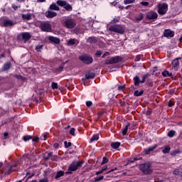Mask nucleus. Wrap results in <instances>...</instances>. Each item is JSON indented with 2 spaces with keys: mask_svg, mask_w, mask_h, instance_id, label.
Wrapping results in <instances>:
<instances>
[{
  "mask_svg": "<svg viewBox=\"0 0 182 182\" xmlns=\"http://www.w3.org/2000/svg\"><path fill=\"white\" fill-rule=\"evenodd\" d=\"M164 38H173L174 37V31L170 29H165L164 31Z\"/></svg>",
  "mask_w": 182,
  "mask_h": 182,
  "instance_id": "ddd939ff",
  "label": "nucleus"
},
{
  "mask_svg": "<svg viewBox=\"0 0 182 182\" xmlns=\"http://www.w3.org/2000/svg\"><path fill=\"white\" fill-rule=\"evenodd\" d=\"M168 11V4L167 3H162L158 5V14L163 16L167 14Z\"/></svg>",
  "mask_w": 182,
  "mask_h": 182,
  "instance_id": "6e6552de",
  "label": "nucleus"
},
{
  "mask_svg": "<svg viewBox=\"0 0 182 182\" xmlns=\"http://www.w3.org/2000/svg\"><path fill=\"white\" fill-rule=\"evenodd\" d=\"M75 43H76V42H75L74 39H70L67 44L68 45V46H73V45H75Z\"/></svg>",
  "mask_w": 182,
  "mask_h": 182,
  "instance_id": "c03bdc74",
  "label": "nucleus"
},
{
  "mask_svg": "<svg viewBox=\"0 0 182 182\" xmlns=\"http://www.w3.org/2000/svg\"><path fill=\"white\" fill-rule=\"evenodd\" d=\"M109 55H110V53L106 52L102 55V58H106V56H109Z\"/></svg>",
  "mask_w": 182,
  "mask_h": 182,
  "instance_id": "338daca9",
  "label": "nucleus"
},
{
  "mask_svg": "<svg viewBox=\"0 0 182 182\" xmlns=\"http://www.w3.org/2000/svg\"><path fill=\"white\" fill-rule=\"evenodd\" d=\"M130 126V123H128L125 127L124 128V129L122 130V134L123 136H126V134H127V130H129V127Z\"/></svg>",
  "mask_w": 182,
  "mask_h": 182,
  "instance_id": "473e14b6",
  "label": "nucleus"
},
{
  "mask_svg": "<svg viewBox=\"0 0 182 182\" xmlns=\"http://www.w3.org/2000/svg\"><path fill=\"white\" fill-rule=\"evenodd\" d=\"M162 76H164V77H173V73L168 72V70H164L162 72Z\"/></svg>",
  "mask_w": 182,
  "mask_h": 182,
  "instance_id": "5701e85b",
  "label": "nucleus"
},
{
  "mask_svg": "<svg viewBox=\"0 0 182 182\" xmlns=\"http://www.w3.org/2000/svg\"><path fill=\"white\" fill-rule=\"evenodd\" d=\"M51 87L53 89V90H55V89H58L59 86L58 85V82H53L51 83Z\"/></svg>",
  "mask_w": 182,
  "mask_h": 182,
  "instance_id": "79ce46f5",
  "label": "nucleus"
},
{
  "mask_svg": "<svg viewBox=\"0 0 182 182\" xmlns=\"http://www.w3.org/2000/svg\"><path fill=\"white\" fill-rule=\"evenodd\" d=\"M99 140V134H95L92 136V137L90 139V142L93 143V141H96Z\"/></svg>",
  "mask_w": 182,
  "mask_h": 182,
  "instance_id": "72a5a7b5",
  "label": "nucleus"
},
{
  "mask_svg": "<svg viewBox=\"0 0 182 182\" xmlns=\"http://www.w3.org/2000/svg\"><path fill=\"white\" fill-rule=\"evenodd\" d=\"M63 176H65V171H58L56 173L55 178V180H59V178H60V177H63Z\"/></svg>",
  "mask_w": 182,
  "mask_h": 182,
  "instance_id": "aec40b11",
  "label": "nucleus"
},
{
  "mask_svg": "<svg viewBox=\"0 0 182 182\" xmlns=\"http://www.w3.org/2000/svg\"><path fill=\"white\" fill-rule=\"evenodd\" d=\"M146 18L149 21L157 19V18H159V14L154 11H150L146 14Z\"/></svg>",
  "mask_w": 182,
  "mask_h": 182,
  "instance_id": "f8f14e48",
  "label": "nucleus"
},
{
  "mask_svg": "<svg viewBox=\"0 0 182 182\" xmlns=\"http://www.w3.org/2000/svg\"><path fill=\"white\" fill-rule=\"evenodd\" d=\"M96 77V73L92 72H88L85 74V78H82V82H86V80H89V79H93Z\"/></svg>",
  "mask_w": 182,
  "mask_h": 182,
  "instance_id": "4468645a",
  "label": "nucleus"
},
{
  "mask_svg": "<svg viewBox=\"0 0 182 182\" xmlns=\"http://www.w3.org/2000/svg\"><path fill=\"white\" fill-rule=\"evenodd\" d=\"M146 86H149V87H153L154 84L153 83V82H146Z\"/></svg>",
  "mask_w": 182,
  "mask_h": 182,
  "instance_id": "13d9d810",
  "label": "nucleus"
},
{
  "mask_svg": "<svg viewBox=\"0 0 182 182\" xmlns=\"http://www.w3.org/2000/svg\"><path fill=\"white\" fill-rule=\"evenodd\" d=\"M46 18H55V16H58V13L52 11H48L46 12Z\"/></svg>",
  "mask_w": 182,
  "mask_h": 182,
  "instance_id": "a211bd4d",
  "label": "nucleus"
},
{
  "mask_svg": "<svg viewBox=\"0 0 182 182\" xmlns=\"http://www.w3.org/2000/svg\"><path fill=\"white\" fill-rule=\"evenodd\" d=\"M143 18H144V14H143V13H140L139 16L135 17V21L140 22V21H143Z\"/></svg>",
  "mask_w": 182,
  "mask_h": 182,
  "instance_id": "7c9ffc66",
  "label": "nucleus"
},
{
  "mask_svg": "<svg viewBox=\"0 0 182 182\" xmlns=\"http://www.w3.org/2000/svg\"><path fill=\"white\" fill-rule=\"evenodd\" d=\"M82 166H83V161H82L73 162L68 167V171L65 172V174L67 176H69V174H72V171H76L77 168H80V167H82Z\"/></svg>",
  "mask_w": 182,
  "mask_h": 182,
  "instance_id": "f03ea898",
  "label": "nucleus"
},
{
  "mask_svg": "<svg viewBox=\"0 0 182 182\" xmlns=\"http://www.w3.org/2000/svg\"><path fill=\"white\" fill-rule=\"evenodd\" d=\"M136 0H124V5H128V4H134Z\"/></svg>",
  "mask_w": 182,
  "mask_h": 182,
  "instance_id": "09e8293b",
  "label": "nucleus"
},
{
  "mask_svg": "<svg viewBox=\"0 0 182 182\" xmlns=\"http://www.w3.org/2000/svg\"><path fill=\"white\" fill-rule=\"evenodd\" d=\"M50 159L52 161H58V156L53 155V154L52 152H51V156H50Z\"/></svg>",
  "mask_w": 182,
  "mask_h": 182,
  "instance_id": "58836bf2",
  "label": "nucleus"
},
{
  "mask_svg": "<svg viewBox=\"0 0 182 182\" xmlns=\"http://www.w3.org/2000/svg\"><path fill=\"white\" fill-rule=\"evenodd\" d=\"M39 182H49V181L48 179H41Z\"/></svg>",
  "mask_w": 182,
  "mask_h": 182,
  "instance_id": "774afa93",
  "label": "nucleus"
},
{
  "mask_svg": "<svg viewBox=\"0 0 182 182\" xmlns=\"http://www.w3.org/2000/svg\"><path fill=\"white\" fill-rule=\"evenodd\" d=\"M92 105H93V102H92V101H87L86 102L87 107H90V106H92Z\"/></svg>",
  "mask_w": 182,
  "mask_h": 182,
  "instance_id": "4d7b16f0",
  "label": "nucleus"
},
{
  "mask_svg": "<svg viewBox=\"0 0 182 182\" xmlns=\"http://www.w3.org/2000/svg\"><path fill=\"white\" fill-rule=\"evenodd\" d=\"M29 140H32V136H31V135H25L23 136V141H29Z\"/></svg>",
  "mask_w": 182,
  "mask_h": 182,
  "instance_id": "4c0bfd02",
  "label": "nucleus"
},
{
  "mask_svg": "<svg viewBox=\"0 0 182 182\" xmlns=\"http://www.w3.org/2000/svg\"><path fill=\"white\" fill-rule=\"evenodd\" d=\"M32 15L33 14L31 13L23 14V19H26V21H31V19H32Z\"/></svg>",
  "mask_w": 182,
  "mask_h": 182,
  "instance_id": "c756f323",
  "label": "nucleus"
},
{
  "mask_svg": "<svg viewBox=\"0 0 182 182\" xmlns=\"http://www.w3.org/2000/svg\"><path fill=\"white\" fill-rule=\"evenodd\" d=\"M75 128H71L70 130V134H71V136H75Z\"/></svg>",
  "mask_w": 182,
  "mask_h": 182,
  "instance_id": "680f3d73",
  "label": "nucleus"
},
{
  "mask_svg": "<svg viewBox=\"0 0 182 182\" xmlns=\"http://www.w3.org/2000/svg\"><path fill=\"white\" fill-rule=\"evenodd\" d=\"M64 26L65 28H68V29H73V28H75L76 26V22H75V20L73 18H67L63 22Z\"/></svg>",
  "mask_w": 182,
  "mask_h": 182,
  "instance_id": "9d476101",
  "label": "nucleus"
},
{
  "mask_svg": "<svg viewBox=\"0 0 182 182\" xmlns=\"http://www.w3.org/2000/svg\"><path fill=\"white\" fill-rule=\"evenodd\" d=\"M64 68H65V63H63L61 65H60L59 67H58L56 68V70H58V72H63Z\"/></svg>",
  "mask_w": 182,
  "mask_h": 182,
  "instance_id": "49530a36",
  "label": "nucleus"
},
{
  "mask_svg": "<svg viewBox=\"0 0 182 182\" xmlns=\"http://www.w3.org/2000/svg\"><path fill=\"white\" fill-rule=\"evenodd\" d=\"M102 55H103V52L102 50H97L95 53V56H97V58H100Z\"/></svg>",
  "mask_w": 182,
  "mask_h": 182,
  "instance_id": "8fccbe9b",
  "label": "nucleus"
},
{
  "mask_svg": "<svg viewBox=\"0 0 182 182\" xmlns=\"http://www.w3.org/2000/svg\"><path fill=\"white\" fill-rule=\"evenodd\" d=\"M34 176H35V173H31L29 172H27L26 177L24 178H26V180H29V178H32V177H33Z\"/></svg>",
  "mask_w": 182,
  "mask_h": 182,
  "instance_id": "c9c22d12",
  "label": "nucleus"
},
{
  "mask_svg": "<svg viewBox=\"0 0 182 182\" xmlns=\"http://www.w3.org/2000/svg\"><path fill=\"white\" fill-rule=\"evenodd\" d=\"M143 93H144V91L143 90H141V91L135 90L134 92V96H135V97H139V96H142Z\"/></svg>",
  "mask_w": 182,
  "mask_h": 182,
  "instance_id": "cd10ccee",
  "label": "nucleus"
},
{
  "mask_svg": "<svg viewBox=\"0 0 182 182\" xmlns=\"http://www.w3.org/2000/svg\"><path fill=\"white\" fill-rule=\"evenodd\" d=\"M56 4L58 5V6H63L64 9L67 11V12H72V11H73V7L72 5L65 0H58Z\"/></svg>",
  "mask_w": 182,
  "mask_h": 182,
  "instance_id": "39448f33",
  "label": "nucleus"
},
{
  "mask_svg": "<svg viewBox=\"0 0 182 182\" xmlns=\"http://www.w3.org/2000/svg\"><path fill=\"white\" fill-rule=\"evenodd\" d=\"M170 150H171V147L168 145L162 150V153H164V154H168V153H170Z\"/></svg>",
  "mask_w": 182,
  "mask_h": 182,
  "instance_id": "c85d7f7f",
  "label": "nucleus"
},
{
  "mask_svg": "<svg viewBox=\"0 0 182 182\" xmlns=\"http://www.w3.org/2000/svg\"><path fill=\"white\" fill-rule=\"evenodd\" d=\"M42 49H43V45H38L36 46V52H41Z\"/></svg>",
  "mask_w": 182,
  "mask_h": 182,
  "instance_id": "ea45409f",
  "label": "nucleus"
},
{
  "mask_svg": "<svg viewBox=\"0 0 182 182\" xmlns=\"http://www.w3.org/2000/svg\"><path fill=\"white\" fill-rule=\"evenodd\" d=\"M120 144H121V143L119 141L112 142L111 147H112V149H119L120 147Z\"/></svg>",
  "mask_w": 182,
  "mask_h": 182,
  "instance_id": "393cba45",
  "label": "nucleus"
},
{
  "mask_svg": "<svg viewBox=\"0 0 182 182\" xmlns=\"http://www.w3.org/2000/svg\"><path fill=\"white\" fill-rule=\"evenodd\" d=\"M140 4L142 5V6H149V5L148 1H141Z\"/></svg>",
  "mask_w": 182,
  "mask_h": 182,
  "instance_id": "6e6d98bb",
  "label": "nucleus"
},
{
  "mask_svg": "<svg viewBox=\"0 0 182 182\" xmlns=\"http://www.w3.org/2000/svg\"><path fill=\"white\" fill-rule=\"evenodd\" d=\"M117 22H119V18H114L112 20L111 23H117Z\"/></svg>",
  "mask_w": 182,
  "mask_h": 182,
  "instance_id": "69168bd1",
  "label": "nucleus"
},
{
  "mask_svg": "<svg viewBox=\"0 0 182 182\" xmlns=\"http://www.w3.org/2000/svg\"><path fill=\"white\" fill-rule=\"evenodd\" d=\"M180 153H181V151L178 149H177V150H175V151H172L171 153V156H173V157H176V156H177V154H180Z\"/></svg>",
  "mask_w": 182,
  "mask_h": 182,
  "instance_id": "37998d69",
  "label": "nucleus"
},
{
  "mask_svg": "<svg viewBox=\"0 0 182 182\" xmlns=\"http://www.w3.org/2000/svg\"><path fill=\"white\" fill-rule=\"evenodd\" d=\"M109 31L110 32H115V33H119V35H124L125 29L122 25L114 24L109 28Z\"/></svg>",
  "mask_w": 182,
  "mask_h": 182,
  "instance_id": "7ed1b4c3",
  "label": "nucleus"
},
{
  "mask_svg": "<svg viewBox=\"0 0 182 182\" xmlns=\"http://www.w3.org/2000/svg\"><path fill=\"white\" fill-rule=\"evenodd\" d=\"M139 170L145 175H150L153 173V168H151V164L149 161L139 165Z\"/></svg>",
  "mask_w": 182,
  "mask_h": 182,
  "instance_id": "f257e3e1",
  "label": "nucleus"
},
{
  "mask_svg": "<svg viewBox=\"0 0 182 182\" xmlns=\"http://www.w3.org/2000/svg\"><path fill=\"white\" fill-rule=\"evenodd\" d=\"M24 157H27L28 159H32L33 157V152L30 151L29 153L24 154Z\"/></svg>",
  "mask_w": 182,
  "mask_h": 182,
  "instance_id": "f704fd0d",
  "label": "nucleus"
},
{
  "mask_svg": "<svg viewBox=\"0 0 182 182\" xmlns=\"http://www.w3.org/2000/svg\"><path fill=\"white\" fill-rule=\"evenodd\" d=\"M168 107H173L174 106V102L173 100H169L168 102Z\"/></svg>",
  "mask_w": 182,
  "mask_h": 182,
  "instance_id": "603ef678",
  "label": "nucleus"
},
{
  "mask_svg": "<svg viewBox=\"0 0 182 182\" xmlns=\"http://www.w3.org/2000/svg\"><path fill=\"white\" fill-rule=\"evenodd\" d=\"M10 68H11V63H7L3 65L2 70L5 72V70H9V69H10Z\"/></svg>",
  "mask_w": 182,
  "mask_h": 182,
  "instance_id": "2f4dec72",
  "label": "nucleus"
},
{
  "mask_svg": "<svg viewBox=\"0 0 182 182\" xmlns=\"http://www.w3.org/2000/svg\"><path fill=\"white\" fill-rule=\"evenodd\" d=\"M17 41H18V42L23 41V33H21L17 36Z\"/></svg>",
  "mask_w": 182,
  "mask_h": 182,
  "instance_id": "e433bc0d",
  "label": "nucleus"
},
{
  "mask_svg": "<svg viewBox=\"0 0 182 182\" xmlns=\"http://www.w3.org/2000/svg\"><path fill=\"white\" fill-rule=\"evenodd\" d=\"M42 32H50L52 31V25L48 22H43L40 24Z\"/></svg>",
  "mask_w": 182,
  "mask_h": 182,
  "instance_id": "9b49d317",
  "label": "nucleus"
},
{
  "mask_svg": "<svg viewBox=\"0 0 182 182\" xmlns=\"http://www.w3.org/2000/svg\"><path fill=\"white\" fill-rule=\"evenodd\" d=\"M181 173V172L180 171V170L178 168H176V169L173 170V174H174L175 176H180Z\"/></svg>",
  "mask_w": 182,
  "mask_h": 182,
  "instance_id": "de8ad7c7",
  "label": "nucleus"
},
{
  "mask_svg": "<svg viewBox=\"0 0 182 182\" xmlns=\"http://www.w3.org/2000/svg\"><path fill=\"white\" fill-rule=\"evenodd\" d=\"M155 149H157V145H154L153 146H150L147 148L145 150V154H149V153H151V151H154Z\"/></svg>",
  "mask_w": 182,
  "mask_h": 182,
  "instance_id": "412c9836",
  "label": "nucleus"
},
{
  "mask_svg": "<svg viewBox=\"0 0 182 182\" xmlns=\"http://www.w3.org/2000/svg\"><path fill=\"white\" fill-rule=\"evenodd\" d=\"M175 134H176V131L174 130H171L168 132V137H171V138L174 137Z\"/></svg>",
  "mask_w": 182,
  "mask_h": 182,
  "instance_id": "a19ab883",
  "label": "nucleus"
},
{
  "mask_svg": "<svg viewBox=\"0 0 182 182\" xmlns=\"http://www.w3.org/2000/svg\"><path fill=\"white\" fill-rule=\"evenodd\" d=\"M103 178H105V176H100L99 177H95V179L97 181H102V180H103Z\"/></svg>",
  "mask_w": 182,
  "mask_h": 182,
  "instance_id": "5fc2aeb1",
  "label": "nucleus"
},
{
  "mask_svg": "<svg viewBox=\"0 0 182 182\" xmlns=\"http://www.w3.org/2000/svg\"><path fill=\"white\" fill-rule=\"evenodd\" d=\"M78 59L85 65H91V63H93V57L90 55L83 54L79 56Z\"/></svg>",
  "mask_w": 182,
  "mask_h": 182,
  "instance_id": "20e7f679",
  "label": "nucleus"
},
{
  "mask_svg": "<svg viewBox=\"0 0 182 182\" xmlns=\"http://www.w3.org/2000/svg\"><path fill=\"white\" fill-rule=\"evenodd\" d=\"M14 25H15V23L14 21H12L11 20L6 19V20H4V21H3V26H4V28H9L11 26H14Z\"/></svg>",
  "mask_w": 182,
  "mask_h": 182,
  "instance_id": "dca6fc26",
  "label": "nucleus"
},
{
  "mask_svg": "<svg viewBox=\"0 0 182 182\" xmlns=\"http://www.w3.org/2000/svg\"><path fill=\"white\" fill-rule=\"evenodd\" d=\"M31 140L34 143H38L39 141V136H35L34 138L32 137Z\"/></svg>",
  "mask_w": 182,
  "mask_h": 182,
  "instance_id": "3c124183",
  "label": "nucleus"
},
{
  "mask_svg": "<svg viewBox=\"0 0 182 182\" xmlns=\"http://www.w3.org/2000/svg\"><path fill=\"white\" fill-rule=\"evenodd\" d=\"M109 161V160L107 159V158H106V157H103L102 158V165H103V164H106V163H107Z\"/></svg>",
  "mask_w": 182,
  "mask_h": 182,
  "instance_id": "864d4df0",
  "label": "nucleus"
},
{
  "mask_svg": "<svg viewBox=\"0 0 182 182\" xmlns=\"http://www.w3.org/2000/svg\"><path fill=\"white\" fill-rule=\"evenodd\" d=\"M52 156V152H46L45 154H43V158L46 161H48L50 159V156Z\"/></svg>",
  "mask_w": 182,
  "mask_h": 182,
  "instance_id": "b1692460",
  "label": "nucleus"
},
{
  "mask_svg": "<svg viewBox=\"0 0 182 182\" xmlns=\"http://www.w3.org/2000/svg\"><path fill=\"white\" fill-rule=\"evenodd\" d=\"M149 76H150V73H146L142 76L141 80H140V77H139L138 75H136L135 77H134L133 81H134V86H140V83H145Z\"/></svg>",
  "mask_w": 182,
  "mask_h": 182,
  "instance_id": "423d86ee",
  "label": "nucleus"
},
{
  "mask_svg": "<svg viewBox=\"0 0 182 182\" xmlns=\"http://www.w3.org/2000/svg\"><path fill=\"white\" fill-rule=\"evenodd\" d=\"M18 164H19V162H17L11 166H7L4 169L6 176H9L12 171H16L18 170Z\"/></svg>",
  "mask_w": 182,
  "mask_h": 182,
  "instance_id": "1a4fd4ad",
  "label": "nucleus"
},
{
  "mask_svg": "<svg viewBox=\"0 0 182 182\" xmlns=\"http://www.w3.org/2000/svg\"><path fill=\"white\" fill-rule=\"evenodd\" d=\"M48 41H50L51 43H55V45H59L60 43V38L52 36L48 37Z\"/></svg>",
  "mask_w": 182,
  "mask_h": 182,
  "instance_id": "2eb2a0df",
  "label": "nucleus"
},
{
  "mask_svg": "<svg viewBox=\"0 0 182 182\" xmlns=\"http://www.w3.org/2000/svg\"><path fill=\"white\" fill-rule=\"evenodd\" d=\"M11 7L13 8V9H14V11H16L18 8H21V6H18L15 4H12Z\"/></svg>",
  "mask_w": 182,
  "mask_h": 182,
  "instance_id": "e2e57ef3",
  "label": "nucleus"
},
{
  "mask_svg": "<svg viewBox=\"0 0 182 182\" xmlns=\"http://www.w3.org/2000/svg\"><path fill=\"white\" fill-rule=\"evenodd\" d=\"M32 38V36L29 33H23V43H26L29 39Z\"/></svg>",
  "mask_w": 182,
  "mask_h": 182,
  "instance_id": "6ab92c4d",
  "label": "nucleus"
},
{
  "mask_svg": "<svg viewBox=\"0 0 182 182\" xmlns=\"http://www.w3.org/2000/svg\"><path fill=\"white\" fill-rule=\"evenodd\" d=\"M72 146V142H68L67 141H64V147L65 149H69Z\"/></svg>",
  "mask_w": 182,
  "mask_h": 182,
  "instance_id": "a18cd8bd",
  "label": "nucleus"
},
{
  "mask_svg": "<svg viewBox=\"0 0 182 182\" xmlns=\"http://www.w3.org/2000/svg\"><path fill=\"white\" fill-rule=\"evenodd\" d=\"M126 88V85H119L118 87V90H123L124 89Z\"/></svg>",
  "mask_w": 182,
  "mask_h": 182,
  "instance_id": "bf43d9fd",
  "label": "nucleus"
},
{
  "mask_svg": "<svg viewBox=\"0 0 182 182\" xmlns=\"http://www.w3.org/2000/svg\"><path fill=\"white\" fill-rule=\"evenodd\" d=\"M87 42L88 43L93 44V43H96V42H97V40L95 37H89L87 40Z\"/></svg>",
  "mask_w": 182,
  "mask_h": 182,
  "instance_id": "bb28decb",
  "label": "nucleus"
},
{
  "mask_svg": "<svg viewBox=\"0 0 182 182\" xmlns=\"http://www.w3.org/2000/svg\"><path fill=\"white\" fill-rule=\"evenodd\" d=\"M180 60H181V58H175L172 62H171V65L172 67L176 69V68H178V66H180Z\"/></svg>",
  "mask_w": 182,
  "mask_h": 182,
  "instance_id": "f3484780",
  "label": "nucleus"
},
{
  "mask_svg": "<svg viewBox=\"0 0 182 182\" xmlns=\"http://www.w3.org/2000/svg\"><path fill=\"white\" fill-rule=\"evenodd\" d=\"M50 9H51L52 11H60L59 6H56L55 3L50 4Z\"/></svg>",
  "mask_w": 182,
  "mask_h": 182,
  "instance_id": "a878e982",
  "label": "nucleus"
},
{
  "mask_svg": "<svg viewBox=\"0 0 182 182\" xmlns=\"http://www.w3.org/2000/svg\"><path fill=\"white\" fill-rule=\"evenodd\" d=\"M115 102L114 99L110 98L109 100V105H113Z\"/></svg>",
  "mask_w": 182,
  "mask_h": 182,
  "instance_id": "0e129e2a",
  "label": "nucleus"
},
{
  "mask_svg": "<svg viewBox=\"0 0 182 182\" xmlns=\"http://www.w3.org/2000/svg\"><path fill=\"white\" fill-rule=\"evenodd\" d=\"M140 59H141L140 55H137L134 59V62H140Z\"/></svg>",
  "mask_w": 182,
  "mask_h": 182,
  "instance_id": "052dcab7",
  "label": "nucleus"
},
{
  "mask_svg": "<svg viewBox=\"0 0 182 182\" xmlns=\"http://www.w3.org/2000/svg\"><path fill=\"white\" fill-rule=\"evenodd\" d=\"M32 100L36 103H41V96L39 95V94L33 95Z\"/></svg>",
  "mask_w": 182,
  "mask_h": 182,
  "instance_id": "4be33fe9",
  "label": "nucleus"
},
{
  "mask_svg": "<svg viewBox=\"0 0 182 182\" xmlns=\"http://www.w3.org/2000/svg\"><path fill=\"white\" fill-rule=\"evenodd\" d=\"M121 62H123V58L119 55L115 57H108L105 60L106 65H113L115 63H120Z\"/></svg>",
  "mask_w": 182,
  "mask_h": 182,
  "instance_id": "0eeeda50",
  "label": "nucleus"
}]
</instances>
